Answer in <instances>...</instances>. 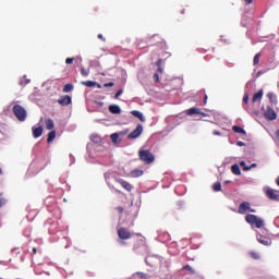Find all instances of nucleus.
Wrapping results in <instances>:
<instances>
[{
    "mask_svg": "<svg viewBox=\"0 0 279 279\" xmlns=\"http://www.w3.org/2000/svg\"><path fill=\"white\" fill-rule=\"evenodd\" d=\"M12 112L17 121L23 122L27 119V110H25V107L21 105H14L12 108Z\"/></svg>",
    "mask_w": 279,
    "mask_h": 279,
    "instance_id": "nucleus-1",
    "label": "nucleus"
},
{
    "mask_svg": "<svg viewBox=\"0 0 279 279\" xmlns=\"http://www.w3.org/2000/svg\"><path fill=\"white\" fill-rule=\"evenodd\" d=\"M140 160L144 162L145 165H151L156 160V156L151 154L149 150L140 149L138 151Z\"/></svg>",
    "mask_w": 279,
    "mask_h": 279,
    "instance_id": "nucleus-2",
    "label": "nucleus"
},
{
    "mask_svg": "<svg viewBox=\"0 0 279 279\" xmlns=\"http://www.w3.org/2000/svg\"><path fill=\"white\" fill-rule=\"evenodd\" d=\"M245 221L250 223V226H255L257 228L265 227V220L263 218H258L256 215L248 214L245 217Z\"/></svg>",
    "mask_w": 279,
    "mask_h": 279,
    "instance_id": "nucleus-3",
    "label": "nucleus"
},
{
    "mask_svg": "<svg viewBox=\"0 0 279 279\" xmlns=\"http://www.w3.org/2000/svg\"><path fill=\"white\" fill-rule=\"evenodd\" d=\"M264 117L268 119V121H276L278 119V113H276V110H274V107L268 105L264 109Z\"/></svg>",
    "mask_w": 279,
    "mask_h": 279,
    "instance_id": "nucleus-4",
    "label": "nucleus"
},
{
    "mask_svg": "<svg viewBox=\"0 0 279 279\" xmlns=\"http://www.w3.org/2000/svg\"><path fill=\"white\" fill-rule=\"evenodd\" d=\"M264 191H265L268 199L279 202V190H274L271 187H265Z\"/></svg>",
    "mask_w": 279,
    "mask_h": 279,
    "instance_id": "nucleus-5",
    "label": "nucleus"
},
{
    "mask_svg": "<svg viewBox=\"0 0 279 279\" xmlns=\"http://www.w3.org/2000/svg\"><path fill=\"white\" fill-rule=\"evenodd\" d=\"M118 236L120 241H128V239L132 238V232L125 229V227H122L118 229Z\"/></svg>",
    "mask_w": 279,
    "mask_h": 279,
    "instance_id": "nucleus-6",
    "label": "nucleus"
},
{
    "mask_svg": "<svg viewBox=\"0 0 279 279\" xmlns=\"http://www.w3.org/2000/svg\"><path fill=\"white\" fill-rule=\"evenodd\" d=\"M161 64H162V59H159L156 62V65L158 66L157 72L153 76V80L155 82H160V75H162V66H161Z\"/></svg>",
    "mask_w": 279,
    "mask_h": 279,
    "instance_id": "nucleus-7",
    "label": "nucleus"
},
{
    "mask_svg": "<svg viewBox=\"0 0 279 279\" xmlns=\"http://www.w3.org/2000/svg\"><path fill=\"white\" fill-rule=\"evenodd\" d=\"M143 134V125L138 124L134 131L129 134V138H138Z\"/></svg>",
    "mask_w": 279,
    "mask_h": 279,
    "instance_id": "nucleus-8",
    "label": "nucleus"
},
{
    "mask_svg": "<svg viewBox=\"0 0 279 279\" xmlns=\"http://www.w3.org/2000/svg\"><path fill=\"white\" fill-rule=\"evenodd\" d=\"M250 208H251L250 203H248V202H243V203L240 205V207H239V209H238V213H239L240 215H245V213H247V210H250Z\"/></svg>",
    "mask_w": 279,
    "mask_h": 279,
    "instance_id": "nucleus-9",
    "label": "nucleus"
},
{
    "mask_svg": "<svg viewBox=\"0 0 279 279\" xmlns=\"http://www.w3.org/2000/svg\"><path fill=\"white\" fill-rule=\"evenodd\" d=\"M58 104H60V106H69L72 104V98L69 95H65L58 99Z\"/></svg>",
    "mask_w": 279,
    "mask_h": 279,
    "instance_id": "nucleus-10",
    "label": "nucleus"
},
{
    "mask_svg": "<svg viewBox=\"0 0 279 279\" xmlns=\"http://www.w3.org/2000/svg\"><path fill=\"white\" fill-rule=\"evenodd\" d=\"M118 183L122 186V189H124L125 191H128L129 193L132 191L133 186L132 184H130L128 181L123 180V179H119Z\"/></svg>",
    "mask_w": 279,
    "mask_h": 279,
    "instance_id": "nucleus-11",
    "label": "nucleus"
},
{
    "mask_svg": "<svg viewBox=\"0 0 279 279\" xmlns=\"http://www.w3.org/2000/svg\"><path fill=\"white\" fill-rule=\"evenodd\" d=\"M256 239L258 241V243H260L262 245H271V241L265 236H263L260 233L256 234Z\"/></svg>",
    "mask_w": 279,
    "mask_h": 279,
    "instance_id": "nucleus-12",
    "label": "nucleus"
},
{
    "mask_svg": "<svg viewBox=\"0 0 279 279\" xmlns=\"http://www.w3.org/2000/svg\"><path fill=\"white\" fill-rule=\"evenodd\" d=\"M32 132H33V136L35 138H40V136H43V128L40 125L39 126H33Z\"/></svg>",
    "mask_w": 279,
    "mask_h": 279,
    "instance_id": "nucleus-13",
    "label": "nucleus"
},
{
    "mask_svg": "<svg viewBox=\"0 0 279 279\" xmlns=\"http://www.w3.org/2000/svg\"><path fill=\"white\" fill-rule=\"evenodd\" d=\"M109 112H111V114H121V107H119V105H110Z\"/></svg>",
    "mask_w": 279,
    "mask_h": 279,
    "instance_id": "nucleus-14",
    "label": "nucleus"
},
{
    "mask_svg": "<svg viewBox=\"0 0 279 279\" xmlns=\"http://www.w3.org/2000/svg\"><path fill=\"white\" fill-rule=\"evenodd\" d=\"M131 114L133 117H136V119H140V121L142 123H145V116H143V113L141 111L133 110V111H131Z\"/></svg>",
    "mask_w": 279,
    "mask_h": 279,
    "instance_id": "nucleus-15",
    "label": "nucleus"
},
{
    "mask_svg": "<svg viewBox=\"0 0 279 279\" xmlns=\"http://www.w3.org/2000/svg\"><path fill=\"white\" fill-rule=\"evenodd\" d=\"M186 114H189V117H193V114H202V109L193 107L186 111Z\"/></svg>",
    "mask_w": 279,
    "mask_h": 279,
    "instance_id": "nucleus-16",
    "label": "nucleus"
},
{
    "mask_svg": "<svg viewBox=\"0 0 279 279\" xmlns=\"http://www.w3.org/2000/svg\"><path fill=\"white\" fill-rule=\"evenodd\" d=\"M263 99V89H259L256 94L253 96V104H256V101H260Z\"/></svg>",
    "mask_w": 279,
    "mask_h": 279,
    "instance_id": "nucleus-17",
    "label": "nucleus"
},
{
    "mask_svg": "<svg viewBox=\"0 0 279 279\" xmlns=\"http://www.w3.org/2000/svg\"><path fill=\"white\" fill-rule=\"evenodd\" d=\"M45 123L47 130H53V128H56V124L53 123V120L51 118L46 119Z\"/></svg>",
    "mask_w": 279,
    "mask_h": 279,
    "instance_id": "nucleus-18",
    "label": "nucleus"
},
{
    "mask_svg": "<svg viewBox=\"0 0 279 279\" xmlns=\"http://www.w3.org/2000/svg\"><path fill=\"white\" fill-rule=\"evenodd\" d=\"M141 175H143V170H141V169H134L131 171L132 178H141Z\"/></svg>",
    "mask_w": 279,
    "mask_h": 279,
    "instance_id": "nucleus-19",
    "label": "nucleus"
},
{
    "mask_svg": "<svg viewBox=\"0 0 279 279\" xmlns=\"http://www.w3.org/2000/svg\"><path fill=\"white\" fill-rule=\"evenodd\" d=\"M231 171L234 175H241V168L236 163L231 167Z\"/></svg>",
    "mask_w": 279,
    "mask_h": 279,
    "instance_id": "nucleus-20",
    "label": "nucleus"
},
{
    "mask_svg": "<svg viewBox=\"0 0 279 279\" xmlns=\"http://www.w3.org/2000/svg\"><path fill=\"white\" fill-rule=\"evenodd\" d=\"M54 138H56V131H50L48 133L47 143H53Z\"/></svg>",
    "mask_w": 279,
    "mask_h": 279,
    "instance_id": "nucleus-21",
    "label": "nucleus"
},
{
    "mask_svg": "<svg viewBox=\"0 0 279 279\" xmlns=\"http://www.w3.org/2000/svg\"><path fill=\"white\" fill-rule=\"evenodd\" d=\"M233 132H235L236 134H245V130L241 126L238 125H233L232 126Z\"/></svg>",
    "mask_w": 279,
    "mask_h": 279,
    "instance_id": "nucleus-22",
    "label": "nucleus"
},
{
    "mask_svg": "<svg viewBox=\"0 0 279 279\" xmlns=\"http://www.w3.org/2000/svg\"><path fill=\"white\" fill-rule=\"evenodd\" d=\"M110 138H111L112 143H114V145H117L119 143V133H112L110 135Z\"/></svg>",
    "mask_w": 279,
    "mask_h": 279,
    "instance_id": "nucleus-23",
    "label": "nucleus"
},
{
    "mask_svg": "<svg viewBox=\"0 0 279 279\" xmlns=\"http://www.w3.org/2000/svg\"><path fill=\"white\" fill-rule=\"evenodd\" d=\"M82 84H83V86H87L88 88H93V86H95L97 83L93 82V81H85Z\"/></svg>",
    "mask_w": 279,
    "mask_h": 279,
    "instance_id": "nucleus-24",
    "label": "nucleus"
},
{
    "mask_svg": "<svg viewBox=\"0 0 279 279\" xmlns=\"http://www.w3.org/2000/svg\"><path fill=\"white\" fill-rule=\"evenodd\" d=\"M73 90V84H66L63 87V93H71Z\"/></svg>",
    "mask_w": 279,
    "mask_h": 279,
    "instance_id": "nucleus-25",
    "label": "nucleus"
},
{
    "mask_svg": "<svg viewBox=\"0 0 279 279\" xmlns=\"http://www.w3.org/2000/svg\"><path fill=\"white\" fill-rule=\"evenodd\" d=\"M8 203V199H5V197H3V194H0V208H2V206H5V204Z\"/></svg>",
    "mask_w": 279,
    "mask_h": 279,
    "instance_id": "nucleus-26",
    "label": "nucleus"
},
{
    "mask_svg": "<svg viewBox=\"0 0 279 279\" xmlns=\"http://www.w3.org/2000/svg\"><path fill=\"white\" fill-rule=\"evenodd\" d=\"M89 73H90L89 70L81 68V75H83V77H88Z\"/></svg>",
    "mask_w": 279,
    "mask_h": 279,
    "instance_id": "nucleus-27",
    "label": "nucleus"
},
{
    "mask_svg": "<svg viewBox=\"0 0 279 279\" xmlns=\"http://www.w3.org/2000/svg\"><path fill=\"white\" fill-rule=\"evenodd\" d=\"M135 276H138L141 279H148L149 275L145 272H136Z\"/></svg>",
    "mask_w": 279,
    "mask_h": 279,
    "instance_id": "nucleus-28",
    "label": "nucleus"
},
{
    "mask_svg": "<svg viewBox=\"0 0 279 279\" xmlns=\"http://www.w3.org/2000/svg\"><path fill=\"white\" fill-rule=\"evenodd\" d=\"M258 62H260V53L255 54V57L253 59V64L254 65L258 64Z\"/></svg>",
    "mask_w": 279,
    "mask_h": 279,
    "instance_id": "nucleus-29",
    "label": "nucleus"
},
{
    "mask_svg": "<svg viewBox=\"0 0 279 279\" xmlns=\"http://www.w3.org/2000/svg\"><path fill=\"white\" fill-rule=\"evenodd\" d=\"M213 189L216 192L221 191V183H219V182L214 183Z\"/></svg>",
    "mask_w": 279,
    "mask_h": 279,
    "instance_id": "nucleus-30",
    "label": "nucleus"
},
{
    "mask_svg": "<svg viewBox=\"0 0 279 279\" xmlns=\"http://www.w3.org/2000/svg\"><path fill=\"white\" fill-rule=\"evenodd\" d=\"M257 167H258V165L252 163V165L248 166V167H244V171H251V169H256Z\"/></svg>",
    "mask_w": 279,
    "mask_h": 279,
    "instance_id": "nucleus-31",
    "label": "nucleus"
},
{
    "mask_svg": "<svg viewBox=\"0 0 279 279\" xmlns=\"http://www.w3.org/2000/svg\"><path fill=\"white\" fill-rule=\"evenodd\" d=\"M121 95H123V89H119L116 95H114V99H119V97H121Z\"/></svg>",
    "mask_w": 279,
    "mask_h": 279,
    "instance_id": "nucleus-32",
    "label": "nucleus"
},
{
    "mask_svg": "<svg viewBox=\"0 0 279 279\" xmlns=\"http://www.w3.org/2000/svg\"><path fill=\"white\" fill-rule=\"evenodd\" d=\"M74 60H75L74 58H66L65 64H73Z\"/></svg>",
    "mask_w": 279,
    "mask_h": 279,
    "instance_id": "nucleus-33",
    "label": "nucleus"
},
{
    "mask_svg": "<svg viewBox=\"0 0 279 279\" xmlns=\"http://www.w3.org/2000/svg\"><path fill=\"white\" fill-rule=\"evenodd\" d=\"M112 86H114V83L112 82L104 84L105 88H112Z\"/></svg>",
    "mask_w": 279,
    "mask_h": 279,
    "instance_id": "nucleus-34",
    "label": "nucleus"
},
{
    "mask_svg": "<svg viewBox=\"0 0 279 279\" xmlns=\"http://www.w3.org/2000/svg\"><path fill=\"white\" fill-rule=\"evenodd\" d=\"M183 269L191 271L192 274H195V270H193V268L191 266H184Z\"/></svg>",
    "mask_w": 279,
    "mask_h": 279,
    "instance_id": "nucleus-35",
    "label": "nucleus"
},
{
    "mask_svg": "<svg viewBox=\"0 0 279 279\" xmlns=\"http://www.w3.org/2000/svg\"><path fill=\"white\" fill-rule=\"evenodd\" d=\"M250 101V96L247 94L243 97V104H247Z\"/></svg>",
    "mask_w": 279,
    "mask_h": 279,
    "instance_id": "nucleus-36",
    "label": "nucleus"
},
{
    "mask_svg": "<svg viewBox=\"0 0 279 279\" xmlns=\"http://www.w3.org/2000/svg\"><path fill=\"white\" fill-rule=\"evenodd\" d=\"M251 256H252L253 258H255V260L258 259V258H260V255H258V253H255V252L251 253Z\"/></svg>",
    "mask_w": 279,
    "mask_h": 279,
    "instance_id": "nucleus-37",
    "label": "nucleus"
},
{
    "mask_svg": "<svg viewBox=\"0 0 279 279\" xmlns=\"http://www.w3.org/2000/svg\"><path fill=\"white\" fill-rule=\"evenodd\" d=\"M116 210H118L119 215H123V207H117Z\"/></svg>",
    "mask_w": 279,
    "mask_h": 279,
    "instance_id": "nucleus-38",
    "label": "nucleus"
},
{
    "mask_svg": "<svg viewBox=\"0 0 279 279\" xmlns=\"http://www.w3.org/2000/svg\"><path fill=\"white\" fill-rule=\"evenodd\" d=\"M238 147H245V143L244 142H236Z\"/></svg>",
    "mask_w": 279,
    "mask_h": 279,
    "instance_id": "nucleus-39",
    "label": "nucleus"
},
{
    "mask_svg": "<svg viewBox=\"0 0 279 279\" xmlns=\"http://www.w3.org/2000/svg\"><path fill=\"white\" fill-rule=\"evenodd\" d=\"M240 166L243 167L244 170H245V167H250V166H247V165L245 163V161H241V162H240Z\"/></svg>",
    "mask_w": 279,
    "mask_h": 279,
    "instance_id": "nucleus-40",
    "label": "nucleus"
},
{
    "mask_svg": "<svg viewBox=\"0 0 279 279\" xmlns=\"http://www.w3.org/2000/svg\"><path fill=\"white\" fill-rule=\"evenodd\" d=\"M98 38H99L100 40H104V43H106V38H104V35H102V34H99V35H98Z\"/></svg>",
    "mask_w": 279,
    "mask_h": 279,
    "instance_id": "nucleus-41",
    "label": "nucleus"
},
{
    "mask_svg": "<svg viewBox=\"0 0 279 279\" xmlns=\"http://www.w3.org/2000/svg\"><path fill=\"white\" fill-rule=\"evenodd\" d=\"M214 136H221V132H219V131H214Z\"/></svg>",
    "mask_w": 279,
    "mask_h": 279,
    "instance_id": "nucleus-42",
    "label": "nucleus"
},
{
    "mask_svg": "<svg viewBox=\"0 0 279 279\" xmlns=\"http://www.w3.org/2000/svg\"><path fill=\"white\" fill-rule=\"evenodd\" d=\"M272 97H274V93H268V94H267V98H268V99H272Z\"/></svg>",
    "mask_w": 279,
    "mask_h": 279,
    "instance_id": "nucleus-43",
    "label": "nucleus"
},
{
    "mask_svg": "<svg viewBox=\"0 0 279 279\" xmlns=\"http://www.w3.org/2000/svg\"><path fill=\"white\" fill-rule=\"evenodd\" d=\"M207 101H208V95H205V97H204V104H207Z\"/></svg>",
    "mask_w": 279,
    "mask_h": 279,
    "instance_id": "nucleus-44",
    "label": "nucleus"
},
{
    "mask_svg": "<svg viewBox=\"0 0 279 279\" xmlns=\"http://www.w3.org/2000/svg\"><path fill=\"white\" fill-rule=\"evenodd\" d=\"M198 114H202V117H208V113H205V112H202V111Z\"/></svg>",
    "mask_w": 279,
    "mask_h": 279,
    "instance_id": "nucleus-45",
    "label": "nucleus"
},
{
    "mask_svg": "<svg viewBox=\"0 0 279 279\" xmlns=\"http://www.w3.org/2000/svg\"><path fill=\"white\" fill-rule=\"evenodd\" d=\"M38 250H36V247L33 248V254H37Z\"/></svg>",
    "mask_w": 279,
    "mask_h": 279,
    "instance_id": "nucleus-46",
    "label": "nucleus"
},
{
    "mask_svg": "<svg viewBox=\"0 0 279 279\" xmlns=\"http://www.w3.org/2000/svg\"><path fill=\"white\" fill-rule=\"evenodd\" d=\"M245 3H247V5H250V3H252L253 0H244Z\"/></svg>",
    "mask_w": 279,
    "mask_h": 279,
    "instance_id": "nucleus-47",
    "label": "nucleus"
},
{
    "mask_svg": "<svg viewBox=\"0 0 279 279\" xmlns=\"http://www.w3.org/2000/svg\"><path fill=\"white\" fill-rule=\"evenodd\" d=\"M251 213H256V209H252L251 207H250V209H248Z\"/></svg>",
    "mask_w": 279,
    "mask_h": 279,
    "instance_id": "nucleus-48",
    "label": "nucleus"
},
{
    "mask_svg": "<svg viewBox=\"0 0 279 279\" xmlns=\"http://www.w3.org/2000/svg\"><path fill=\"white\" fill-rule=\"evenodd\" d=\"M278 141H279V130L277 131V134H276Z\"/></svg>",
    "mask_w": 279,
    "mask_h": 279,
    "instance_id": "nucleus-49",
    "label": "nucleus"
},
{
    "mask_svg": "<svg viewBox=\"0 0 279 279\" xmlns=\"http://www.w3.org/2000/svg\"><path fill=\"white\" fill-rule=\"evenodd\" d=\"M0 175H3V170L0 168Z\"/></svg>",
    "mask_w": 279,
    "mask_h": 279,
    "instance_id": "nucleus-50",
    "label": "nucleus"
},
{
    "mask_svg": "<svg viewBox=\"0 0 279 279\" xmlns=\"http://www.w3.org/2000/svg\"><path fill=\"white\" fill-rule=\"evenodd\" d=\"M225 184H230V181H225Z\"/></svg>",
    "mask_w": 279,
    "mask_h": 279,
    "instance_id": "nucleus-51",
    "label": "nucleus"
},
{
    "mask_svg": "<svg viewBox=\"0 0 279 279\" xmlns=\"http://www.w3.org/2000/svg\"><path fill=\"white\" fill-rule=\"evenodd\" d=\"M179 82H181V84H182V80L179 78Z\"/></svg>",
    "mask_w": 279,
    "mask_h": 279,
    "instance_id": "nucleus-52",
    "label": "nucleus"
},
{
    "mask_svg": "<svg viewBox=\"0 0 279 279\" xmlns=\"http://www.w3.org/2000/svg\"><path fill=\"white\" fill-rule=\"evenodd\" d=\"M276 221H279V218H277Z\"/></svg>",
    "mask_w": 279,
    "mask_h": 279,
    "instance_id": "nucleus-53",
    "label": "nucleus"
},
{
    "mask_svg": "<svg viewBox=\"0 0 279 279\" xmlns=\"http://www.w3.org/2000/svg\"><path fill=\"white\" fill-rule=\"evenodd\" d=\"M257 75H260V72H258V74Z\"/></svg>",
    "mask_w": 279,
    "mask_h": 279,
    "instance_id": "nucleus-54",
    "label": "nucleus"
}]
</instances>
